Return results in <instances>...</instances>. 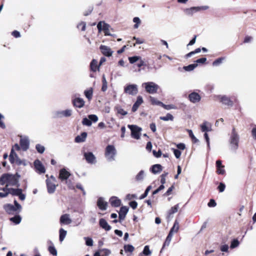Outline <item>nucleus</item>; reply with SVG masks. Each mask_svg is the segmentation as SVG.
Returning a JSON list of instances; mask_svg holds the SVG:
<instances>
[{"label": "nucleus", "mask_w": 256, "mask_h": 256, "mask_svg": "<svg viewBox=\"0 0 256 256\" xmlns=\"http://www.w3.org/2000/svg\"><path fill=\"white\" fill-rule=\"evenodd\" d=\"M20 176L18 174L15 175L9 174H4L0 178V185L7 184V186H17Z\"/></svg>", "instance_id": "obj_1"}, {"label": "nucleus", "mask_w": 256, "mask_h": 256, "mask_svg": "<svg viewBox=\"0 0 256 256\" xmlns=\"http://www.w3.org/2000/svg\"><path fill=\"white\" fill-rule=\"evenodd\" d=\"M239 136L233 128L230 140V148L232 150H236L238 146Z\"/></svg>", "instance_id": "obj_2"}, {"label": "nucleus", "mask_w": 256, "mask_h": 256, "mask_svg": "<svg viewBox=\"0 0 256 256\" xmlns=\"http://www.w3.org/2000/svg\"><path fill=\"white\" fill-rule=\"evenodd\" d=\"M116 153V151L114 146L108 145L106 146L105 156L108 161L111 162L114 160V156Z\"/></svg>", "instance_id": "obj_3"}, {"label": "nucleus", "mask_w": 256, "mask_h": 256, "mask_svg": "<svg viewBox=\"0 0 256 256\" xmlns=\"http://www.w3.org/2000/svg\"><path fill=\"white\" fill-rule=\"evenodd\" d=\"M97 28L99 32L103 30L106 36L112 35L110 33V26L108 24L104 22H100L97 25Z\"/></svg>", "instance_id": "obj_4"}, {"label": "nucleus", "mask_w": 256, "mask_h": 256, "mask_svg": "<svg viewBox=\"0 0 256 256\" xmlns=\"http://www.w3.org/2000/svg\"><path fill=\"white\" fill-rule=\"evenodd\" d=\"M142 86H144L146 91L150 94L156 93L158 88V85L153 82H145Z\"/></svg>", "instance_id": "obj_5"}, {"label": "nucleus", "mask_w": 256, "mask_h": 256, "mask_svg": "<svg viewBox=\"0 0 256 256\" xmlns=\"http://www.w3.org/2000/svg\"><path fill=\"white\" fill-rule=\"evenodd\" d=\"M128 127L131 130L132 136L134 138L139 139L142 128L136 125H128Z\"/></svg>", "instance_id": "obj_6"}, {"label": "nucleus", "mask_w": 256, "mask_h": 256, "mask_svg": "<svg viewBox=\"0 0 256 256\" xmlns=\"http://www.w3.org/2000/svg\"><path fill=\"white\" fill-rule=\"evenodd\" d=\"M98 120V116L95 114H90L88 116V118H85L82 120V124L86 126H90L92 124V121L94 122Z\"/></svg>", "instance_id": "obj_7"}, {"label": "nucleus", "mask_w": 256, "mask_h": 256, "mask_svg": "<svg viewBox=\"0 0 256 256\" xmlns=\"http://www.w3.org/2000/svg\"><path fill=\"white\" fill-rule=\"evenodd\" d=\"M124 92L128 94L136 95L138 92V86L136 84H129L124 88Z\"/></svg>", "instance_id": "obj_8"}, {"label": "nucleus", "mask_w": 256, "mask_h": 256, "mask_svg": "<svg viewBox=\"0 0 256 256\" xmlns=\"http://www.w3.org/2000/svg\"><path fill=\"white\" fill-rule=\"evenodd\" d=\"M72 110L71 109H66L64 110L58 111L55 113L56 118H62L64 117H69L72 115Z\"/></svg>", "instance_id": "obj_9"}, {"label": "nucleus", "mask_w": 256, "mask_h": 256, "mask_svg": "<svg viewBox=\"0 0 256 256\" xmlns=\"http://www.w3.org/2000/svg\"><path fill=\"white\" fill-rule=\"evenodd\" d=\"M16 206L11 204H6L4 206V208L5 211L9 214H12L14 212L19 213L20 211L18 210V209L16 208Z\"/></svg>", "instance_id": "obj_10"}, {"label": "nucleus", "mask_w": 256, "mask_h": 256, "mask_svg": "<svg viewBox=\"0 0 256 256\" xmlns=\"http://www.w3.org/2000/svg\"><path fill=\"white\" fill-rule=\"evenodd\" d=\"M84 156L86 162L89 164H94L96 162V156L91 152H85Z\"/></svg>", "instance_id": "obj_11"}, {"label": "nucleus", "mask_w": 256, "mask_h": 256, "mask_svg": "<svg viewBox=\"0 0 256 256\" xmlns=\"http://www.w3.org/2000/svg\"><path fill=\"white\" fill-rule=\"evenodd\" d=\"M188 99L192 103L196 104L200 100L201 96L197 92H193L188 95Z\"/></svg>", "instance_id": "obj_12"}, {"label": "nucleus", "mask_w": 256, "mask_h": 256, "mask_svg": "<svg viewBox=\"0 0 256 256\" xmlns=\"http://www.w3.org/2000/svg\"><path fill=\"white\" fill-rule=\"evenodd\" d=\"M70 174L65 168H62L60 170L58 178L62 180H67L68 178L70 176Z\"/></svg>", "instance_id": "obj_13"}, {"label": "nucleus", "mask_w": 256, "mask_h": 256, "mask_svg": "<svg viewBox=\"0 0 256 256\" xmlns=\"http://www.w3.org/2000/svg\"><path fill=\"white\" fill-rule=\"evenodd\" d=\"M30 142L28 138L26 136L22 137L20 140V145L23 150H26L29 148Z\"/></svg>", "instance_id": "obj_14"}, {"label": "nucleus", "mask_w": 256, "mask_h": 256, "mask_svg": "<svg viewBox=\"0 0 256 256\" xmlns=\"http://www.w3.org/2000/svg\"><path fill=\"white\" fill-rule=\"evenodd\" d=\"M60 222L61 224H69L72 223V220L70 218V216L68 214H64L61 216Z\"/></svg>", "instance_id": "obj_15"}, {"label": "nucleus", "mask_w": 256, "mask_h": 256, "mask_svg": "<svg viewBox=\"0 0 256 256\" xmlns=\"http://www.w3.org/2000/svg\"><path fill=\"white\" fill-rule=\"evenodd\" d=\"M34 165L36 169L40 173H44L46 170L44 166L42 163L38 160H36L34 162Z\"/></svg>", "instance_id": "obj_16"}, {"label": "nucleus", "mask_w": 256, "mask_h": 256, "mask_svg": "<svg viewBox=\"0 0 256 256\" xmlns=\"http://www.w3.org/2000/svg\"><path fill=\"white\" fill-rule=\"evenodd\" d=\"M46 184L48 191V193L52 194L54 193L55 191L56 187L57 186L56 184H55V182H52L50 180H46Z\"/></svg>", "instance_id": "obj_17"}, {"label": "nucleus", "mask_w": 256, "mask_h": 256, "mask_svg": "<svg viewBox=\"0 0 256 256\" xmlns=\"http://www.w3.org/2000/svg\"><path fill=\"white\" fill-rule=\"evenodd\" d=\"M74 106L78 108H82L85 104L84 100L80 98H76L72 100Z\"/></svg>", "instance_id": "obj_18"}, {"label": "nucleus", "mask_w": 256, "mask_h": 256, "mask_svg": "<svg viewBox=\"0 0 256 256\" xmlns=\"http://www.w3.org/2000/svg\"><path fill=\"white\" fill-rule=\"evenodd\" d=\"M218 98L220 102L228 106H232L233 104V102L230 99L226 96H220Z\"/></svg>", "instance_id": "obj_19"}, {"label": "nucleus", "mask_w": 256, "mask_h": 256, "mask_svg": "<svg viewBox=\"0 0 256 256\" xmlns=\"http://www.w3.org/2000/svg\"><path fill=\"white\" fill-rule=\"evenodd\" d=\"M100 50H101V52L102 53V54L106 56H111L113 52L110 50V48L109 47L106 46H100Z\"/></svg>", "instance_id": "obj_20"}, {"label": "nucleus", "mask_w": 256, "mask_h": 256, "mask_svg": "<svg viewBox=\"0 0 256 256\" xmlns=\"http://www.w3.org/2000/svg\"><path fill=\"white\" fill-rule=\"evenodd\" d=\"M108 203L102 198H100L98 200L97 206L102 210H104L107 208Z\"/></svg>", "instance_id": "obj_21"}, {"label": "nucleus", "mask_w": 256, "mask_h": 256, "mask_svg": "<svg viewBox=\"0 0 256 256\" xmlns=\"http://www.w3.org/2000/svg\"><path fill=\"white\" fill-rule=\"evenodd\" d=\"M128 210V208L127 206H122L119 212V219L120 220H124L126 217Z\"/></svg>", "instance_id": "obj_22"}, {"label": "nucleus", "mask_w": 256, "mask_h": 256, "mask_svg": "<svg viewBox=\"0 0 256 256\" xmlns=\"http://www.w3.org/2000/svg\"><path fill=\"white\" fill-rule=\"evenodd\" d=\"M110 202L112 206L114 207H118L121 204V200L116 196L110 198Z\"/></svg>", "instance_id": "obj_23"}, {"label": "nucleus", "mask_w": 256, "mask_h": 256, "mask_svg": "<svg viewBox=\"0 0 256 256\" xmlns=\"http://www.w3.org/2000/svg\"><path fill=\"white\" fill-rule=\"evenodd\" d=\"M143 102V100L141 96H138L137 98V100L136 102L132 106V112H136L138 108L140 106Z\"/></svg>", "instance_id": "obj_24"}, {"label": "nucleus", "mask_w": 256, "mask_h": 256, "mask_svg": "<svg viewBox=\"0 0 256 256\" xmlns=\"http://www.w3.org/2000/svg\"><path fill=\"white\" fill-rule=\"evenodd\" d=\"M162 166L159 164H156L153 165L150 168L151 172L154 174H156L158 173H159V172H161L162 171Z\"/></svg>", "instance_id": "obj_25"}, {"label": "nucleus", "mask_w": 256, "mask_h": 256, "mask_svg": "<svg viewBox=\"0 0 256 256\" xmlns=\"http://www.w3.org/2000/svg\"><path fill=\"white\" fill-rule=\"evenodd\" d=\"M100 226L106 230H109L111 229V226L108 224L107 222L104 218L100 220Z\"/></svg>", "instance_id": "obj_26"}, {"label": "nucleus", "mask_w": 256, "mask_h": 256, "mask_svg": "<svg viewBox=\"0 0 256 256\" xmlns=\"http://www.w3.org/2000/svg\"><path fill=\"white\" fill-rule=\"evenodd\" d=\"M87 136V133L83 132L80 136H78L75 138V141L76 142H82L85 141Z\"/></svg>", "instance_id": "obj_27"}, {"label": "nucleus", "mask_w": 256, "mask_h": 256, "mask_svg": "<svg viewBox=\"0 0 256 256\" xmlns=\"http://www.w3.org/2000/svg\"><path fill=\"white\" fill-rule=\"evenodd\" d=\"M90 69L93 72L99 70L100 65L98 66V62L96 60H92L90 62Z\"/></svg>", "instance_id": "obj_28"}, {"label": "nucleus", "mask_w": 256, "mask_h": 256, "mask_svg": "<svg viewBox=\"0 0 256 256\" xmlns=\"http://www.w3.org/2000/svg\"><path fill=\"white\" fill-rule=\"evenodd\" d=\"M179 230V223L178 220H175L173 226L170 230L169 234H171L173 236L174 233H176Z\"/></svg>", "instance_id": "obj_29"}, {"label": "nucleus", "mask_w": 256, "mask_h": 256, "mask_svg": "<svg viewBox=\"0 0 256 256\" xmlns=\"http://www.w3.org/2000/svg\"><path fill=\"white\" fill-rule=\"evenodd\" d=\"M210 124L207 122H204L201 124L200 128L202 132H208L210 130Z\"/></svg>", "instance_id": "obj_30"}, {"label": "nucleus", "mask_w": 256, "mask_h": 256, "mask_svg": "<svg viewBox=\"0 0 256 256\" xmlns=\"http://www.w3.org/2000/svg\"><path fill=\"white\" fill-rule=\"evenodd\" d=\"M145 176V172L144 170H140L136 176V181L140 182L142 180Z\"/></svg>", "instance_id": "obj_31"}, {"label": "nucleus", "mask_w": 256, "mask_h": 256, "mask_svg": "<svg viewBox=\"0 0 256 256\" xmlns=\"http://www.w3.org/2000/svg\"><path fill=\"white\" fill-rule=\"evenodd\" d=\"M18 157L17 154L14 152V148H12L11 152L10 155V160L11 163L14 164V162L15 159Z\"/></svg>", "instance_id": "obj_32"}, {"label": "nucleus", "mask_w": 256, "mask_h": 256, "mask_svg": "<svg viewBox=\"0 0 256 256\" xmlns=\"http://www.w3.org/2000/svg\"><path fill=\"white\" fill-rule=\"evenodd\" d=\"M60 233V242H62L65 237L66 236L67 232L64 230L63 228H60L59 230Z\"/></svg>", "instance_id": "obj_33"}, {"label": "nucleus", "mask_w": 256, "mask_h": 256, "mask_svg": "<svg viewBox=\"0 0 256 256\" xmlns=\"http://www.w3.org/2000/svg\"><path fill=\"white\" fill-rule=\"evenodd\" d=\"M102 92H106L108 88V82L106 81V76L104 75L102 76Z\"/></svg>", "instance_id": "obj_34"}, {"label": "nucleus", "mask_w": 256, "mask_h": 256, "mask_svg": "<svg viewBox=\"0 0 256 256\" xmlns=\"http://www.w3.org/2000/svg\"><path fill=\"white\" fill-rule=\"evenodd\" d=\"M10 191L8 192L10 194H12L13 196H18V194H20V192H22V189L17 188L14 189L11 188H10Z\"/></svg>", "instance_id": "obj_35"}, {"label": "nucleus", "mask_w": 256, "mask_h": 256, "mask_svg": "<svg viewBox=\"0 0 256 256\" xmlns=\"http://www.w3.org/2000/svg\"><path fill=\"white\" fill-rule=\"evenodd\" d=\"M161 120L164 121H168L171 120L172 121L174 120V116L170 114H167L164 116H160V118Z\"/></svg>", "instance_id": "obj_36"}, {"label": "nucleus", "mask_w": 256, "mask_h": 256, "mask_svg": "<svg viewBox=\"0 0 256 256\" xmlns=\"http://www.w3.org/2000/svg\"><path fill=\"white\" fill-rule=\"evenodd\" d=\"M197 66L198 64H193L188 66H184V69L186 71H192L194 70Z\"/></svg>", "instance_id": "obj_37"}, {"label": "nucleus", "mask_w": 256, "mask_h": 256, "mask_svg": "<svg viewBox=\"0 0 256 256\" xmlns=\"http://www.w3.org/2000/svg\"><path fill=\"white\" fill-rule=\"evenodd\" d=\"M21 220L22 218L20 216H16L10 218V220L15 223L16 224H20L21 222Z\"/></svg>", "instance_id": "obj_38"}, {"label": "nucleus", "mask_w": 256, "mask_h": 256, "mask_svg": "<svg viewBox=\"0 0 256 256\" xmlns=\"http://www.w3.org/2000/svg\"><path fill=\"white\" fill-rule=\"evenodd\" d=\"M100 252L102 256H108L111 253L110 250L106 249V248H104V249L100 250Z\"/></svg>", "instance_id": "obj_39"}, {"label": "nucleus", "mask_w": 256, "mask_h": 256, "mask_svg": "<svg viewBox=\"0 0 256 256\" xmlns=\"http://www.w3.org/2000/svg\"><path fill=\"white\" fill-rule=\"evenodd\" d=\"M85 96L88 99L90 100L92 98V88H90L88 90H86L84 92Z\"/></svg>", "instance_id": "obj_40"}, {"label": "nucleus", "mask_w": 256, "mask_h": 256, "mask_svg": "<svg viewBox=\"0 0 256 256\" xmlns=\"http://www.w3.org/2000/svg\"><path fill=\"white\" fill-rule=\"evenodd\" d=\"M178 205L177 204L174 206L172 207L168 211V214L170 216V215L176 212L178 210Z\"/></svg>", "instance_id": "obj_41"}, {"label": "nucleus", "mask_w": 256, "mask_h": 256, "mask_svg": "<svg viewBox=\"0 0 256 256\" xmlns=\"http://www.w3.org/2000/svg\"><path fill=\"white\" fill-rule=\"evenodd\" d=\"M124 250L126 252H132L134 250V247L130 244H127L124 246Z\"/></svg>", "instance_id": "obj_42"}, {"label": "nucleus", "mask_w": 256, "mask_h": 256, "mask_svg": "<svg viewBox=\"0 0 256 256\" xmlns=\"http://www.w3.org/2000/svg\"><path fill=\"white\" fill-rule=\"evenodd\" d=\"M150 102H152V104L160 105V106H162V102H161L158 100L156 98H154L153 97L150 96Z\"/></svg>", "instance_id": "obj_43"}, {"label": "nucleus", "mask_w": 256, "mask_h": 256, "mask_svg": "<svg viewBox=\"0 0 256 256\" xmlns=\"http://www.w3.org/2000/svg\"><path fill=\"white\" fill-rule=\"evenodd\" d=\"M142 253H143L145 256H150L152 254V252L150 250L149 246H146Z\"/></svg>", "instance_id": "obj_44"}, {"label": "nucleus", "mask_w": 256, "mask_h": 256, "mask_svg": "<svg viewBox=\"0 0 256 256\" xmlns=\"http://www.w3.org/2000/svg\"><path fill=\"white\" fill-rule=\"evenodd\" d=\"M134 22L136 23L134 25V28H138L139 27V25L141 22L140 20L138 17H135L133 18Z\"/></svg>", "instance_id": "obj_45"}, {"label": "nucleus", "mask_w": 256, "mask_h": 256, "mask_svg": "<svg viewBox=\"0 0 256 256\" xmlns=\"http://www.w3.org/2000/svg\"><path fill=\"white\" fill-rule=\"evenodd\" d=\"M140 60V57L139 56H134L128 58V60L130 61V62L131 64H134L135 62L139 60Z\"/></svg>", "instance_id": "obj_46"}, {"label": "nucleus", "mask_w": 256, "mask_h": 256, "mask_svg": "<svg viewBox=\"0 0 256 256\" xmlns=\"http://www.w3.org/2000/svg\"><path fill=\"white\" fill-rule=\"evenodd\" d=\"M18 165H24L26 166V161L24 160H21L18 156L14 160V162Z\"/></svg>", "instance_id": "obj_47"}, {"label": "nucleus", "mask_w": 256, "mask_h": 256, "mask_svg": "<svg viewBox=\"0 0 256 256\" xmlns=\"http://www.w3.org/2000/svg\"><path fill=\"white\" fill-rule=\"evenodd\" d=\"M18 165H24L26 166V161L24 160H21L18 156L14 160V162Z\"/></svg>", "instance_id": "obj_48"}, {"label": "nucleus", "mask_w": 256, "mask_h": 256, "mask_svg": "<svg viewBox=\"0 0 256 256\" xmlns=\"http://www.w3.org/2000/svg\"><path fill=\"white\" fill-rule=\"evenodd\" d=\"M84 239L86 240V244L88 246H93V240L92 238L88 237H84Z\"/></svg>", "instance_id": "obj_49"}, {"label": "nucleus", "mask_w": 256, "mask_h": 256, "mask_svg": "<svg viewBox=\"0 0 256 256\" xmlns=\"http://www.w3.org/2000/svg\"><path fill=\"white\" fill-rule=\"evenodd\" d=\"M162 107L166 110H170L172 109H176V107L174 104H168L166 105L162 103Z\"/></svg>", "instance_id": "obj_50"}, {"label": "nucleus", "mask_w": 256, "mask_h": 256, "mask_svg": "<svg viewBox=\"0 0 256 256\" xmlns=\"http://www.w3.org/2000/svg\"><path fill=\"white\" fill-rule=\"evenodd\" d=\"M172 235L171 234H168L166 240V241L164 243V246H166L169 245V244L172 240Z\"/></svg>", "instance_id": "obj_51"}, {"label": "nucleus", "mask_w": 256, "mask_h": 256, "mask_svg": "<svg viewBox=\"0 0 256 256\" xmlns=\"http://www.w3.org/2000/svg\"><path fill=\"white\" fill-rule=\"evenodd\" d=\"M151 189H152V186H148L146 190L144 193L140 196V200H142V199H144V198H145L148 196V192H150V190Z\"/></svg>", "instance_id": "obj_52"}, {"label": "nucleus", "mask_w": 256, "mask_h": 256, "mask_svg": "<svg viewBox=\"0 0 256 256\" xmlns=\"http://www.w3.org/2000/svg\"><path fill=\"white\" fill-rule=\"evenodd\" d=\"M36 149L38 152L40 154L43 153L45 150L44 147L39 144L36 146Z\"/></svg>", "instance_id": "obj_53"}, {"label": "nucleus", "mask_w": 256, "mask_h": 256, "mask_svg": "<svg viewBox=\"0 0 256 256\" xmlns=\"http://www.w3.org/2000/svg\"><path fill=\"white\" fill-rule=\"evenodd\" d=\"M48 250L52 255L56 256L57 254V250L54 246H50Z\"/></svg>", "instance_id": "obj_54"}, {"label": "nucleus", "mask_w": 256, "mask_h": 256, "mask_svg": "<svg viewBox=\"0 0 256 256\" xmlns=\"http://www.w3.org/2000/svg\"><path fill=\"white\" fill-rule=\"evenodd\" d=\"M238 245H239V242L238 241V240L236 239V240H234L232 242L230 247L232 248H234L237 247Z\"/></svg>", "instance_id": "obj_55"}, {"label": "nucleus", "mask_w": 256, "mask_h": 256, "mask_svg": "<svg viewBox=\"0 0 256 256\" xmlns=\"http://www.w3.org/2000/svg\"><path fill=\"white\" fill-rule=\"evenodd\" d=\"M188 132L190 136L192 138V140L194 141L195 142H198V140L195 137L194 134H193L192 131L190 130H188Z\"/></svg>", "instance_id": "obj_56"}, {"label": "nucleus", "mask_w": 256, "mask_h": 256, "mask_svg": "<svg viewBox=\"0 0 256 256\" xmlns=\"http://www.w3.org/2000/svg\"><path fill=\"white\" fill-rule=\"evenodd\" d=\"M200 51H201V49L200 48H198L196 49L194 51L191 52H189L188 54H187L186 56L187 57H190L193 54H195L198 53Z\"/></svg>", "instance_id": "obj_57"}, {"label": "nucleus", "mask_w": 256, "mask_h": 256, "mask_svg": "<svg viewBox=\"0 0 256 256\" xmlns=\"http://www.w3.org/2000/svg\"><path fill=\"white\" fill-rule=\"evenodd\" d=\"M78 28H81V30L84 31L86 27V24L84 22H82L78 25Z\"/></svg>", "instance_id": "obj_58"}, {"label": "nucleus", "mask_w": 256, "mask_h": 256, "mask_svg": "<svg viewBox=\"0 0 256 256\" xmlns=\"http://www.w3.org/2000/svg\"><path fill=\"white\" fill-rule=\"evenodd\" d=\"M116 110L118 114H120L122 116H125L127 114V112L120 108H117Z\"/></svg>", "instance_id": "obj_59"}, {"label": "nucleus", "mask_w": 256, "mask_h": 256, "mask_svg": "<svg viewBox=\"0 0 256 256\" xmlns=\"http://www.w3.org/2000/svg\"><path fill=\"white\" fill-rule=\"evenodd\" d=\"M216 205V204L215 200L213 199L210 200V202L208 204V206L209 207H215Z\"/></svg>", "instance_id": "obj_60"}, {"label": "nucleus", "mask_w": 256, "mask_h": 256, "mask_svg": "<svg viewBox=\"0 0 256 256\" xmlns=\"http://www.w3.org/2000/svg\"><path fill=\"white\" fill-rule=\"evenodd\" d=\"M174 153L175 156L177 158H178L180 156L181 154H182L180 151L178 150H176V149H175L174 150Z\"/></svg>", "instance_id": "obj_61"}, {"label": "nucleus", "mask_w": 256, "mask_h": 256, "mask_svg": "<svg viewBox=\"0 0 256 256\" xmlns=\"http://www.w3.org/2000/svg\"><path fill=\"white\" fill-rule=\"evenodd\" d=\"M222 60H223L222 58H219L217 59L215 61H214L213 62V64H212L213 66H218L219 64L222 63Z\"/></svg>", "instance_id": "obj_62"}, {"label": "nucleus", "mask_w": 256, "mask_h": 256, "mask_svg": "<svg viewBox=\"0 0 256 256\" xmlns=\"http://www.w3.org/2000/svg\"><path fill=\"white\" fill-rule=\"evenodd\" d=\"M218 189L220 192H223L225 189V185L222 183H220V185L218 186Z\"/></svg>", "instance_id": "obj_63"}, {"label": "nucleus", "mask_w": 256, "mask_h": 256, "mask_svg": "<svg viewBox=\"0 0 256 256\" xmlns=\"http://www.w3.org/2000/svg\"><path fill=\"white\" fill-rule=\"evenodd\" d=\"M129 204L133 209H136L138 206V204L136 201L130 202Z\"/></svg>", "instance_id": "obj_64"}]
</instances>
